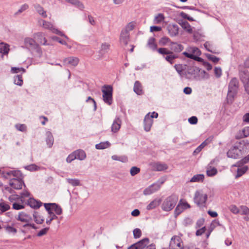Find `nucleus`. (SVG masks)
Returning <instances> with one entry per match:
<instances>
[{
	"instance_id": "obj_59",
	"label": "nucleus",
	"mask_w": 249,
	"mask_h": 249,
	"mask_svg": "<svg viewBox=\"0 0 249 249\" xmlns=\"http://www.w3.org/2000/svg\"><path fill=\"white\" fill-rule=\"evenodd\" d=\"M75 159H77L74 151L68 156V157L66 159V161L67 162L70 163Z\"/></svg>"
},
{
	"instance_id": "obj_20",
	"label": "nucleus",
	"mask_w": 249,
	"mask_h": 249,
	"mask_svg": "<svg viewBox=\"0 0 249 249\" xmlns=\"http://www.w3.org/2000/svg\"><path fill=\"white\" fill-rule=\"evenodd\" d=\"M79 59L76 57H69L63 60L64 65L65 66L71 65L72 66H76L79 63Z\"/></svg>"
},
{
	"instance_id": "obj_5",
	"label": "nucleus",
	"mask_w": 249,
	"mask_h": 249,
	"mask_svg": "<svg viewBox=\"0 0 249 249\" xmlns=\"http://www.w3.org/2000/svg\"><path fill=\"white\" fill-rule=\"evenodd\" d=\"M158 52L163 55V58L171 64L174 62V60L178 58L177 54L166 48H160L157 50Z\"/></svg>"
},
{
	"instance_id": "obj_14",
	"label": "nucleus",
	"mask_w": 249,
	"mask_h": 249,
	"mask_svg": "<svg viewBox=\"0 0 249 249\" xmlns=\"http://www.w3.org/2000/svg\"><path fill=\"white\" fill-rule=\"evenodd\" d=\"M218 160L214 159L209 164L207 169V175L208 176L212 177L217 173V169L216 168Z\"/></svg>"
},
{
	"instance_id": "obj_60",
	"label": "nucleus",
	"mask_w": 249,
	"mask_h": 249,
	"mask_svg": "<svg viewBox=\"0 0 249 249\" xmlns=\"http://www.w3.org/2000/svg\"><path fill=\"white\" fill-rule=\"evenodd\" d=\"M229 209L234 214H237L240 213V209L235 205H232L230 206Z\"/></svg>"
},
{
	"instance_id": "obj_43",
	"label": "nucleus",
	"mask_w": 249,
	"mask_h": 249,
	"mask_svg": "<svg viewBox=\"0 0 249 249\" xmlns=\"http://www.w3.org/2000/svg\"><path fill=\"white\" fill-rule=\"evenodd\" d=\"M10 209V206L5 202H0V213L8 211Z\"/></svg>"
},
{
	"instance_id": "obj_40",
	"label": "nucleus",
	"mask_w": 249,
	"mask_h": 249,
	"mask_svg": "<svg viewBox=\"0 0 249 249\" xmlns=\"http://www.w3.org/2000/svg\"><path fill=\"white\" fill-rule=\"evenodd\" d=\"M52 209L56 214L60 215L62 213V209L58 205L54 203H52Z\"/></svg>"
},
{
	"instance_id": "obj_13",
	"label": "nucleus",
	"mask_w": 249,
	"mask_h": 249,
	"mask_svg": "<svg viewBox=\"0 0 249 249\" xmlns=\"http://www.w3.org/2000/svg\"><path fill=\"white\" fill-rule=\"evenodd\" d=\"M197 72H199V68L195 67H191L188 68L184 71L183 74L187 79H195Z\"/></svg>"
},
{
	"instance_id": "obj_34",
	"label": "nucleus",
	"mask_w": 249,
	"mask_h": 249,
	"mask_svg": "<svg viewBox=\"0 0 249 249\" xmlns=\"http://www.w3.org/2000/svg\"><path fill=\"white\" fill-rule=\"evenodd\" d=\"M76 159L80 160H83L86 158V154L84 151L81 149H78L74 151Z\"/></svg>"
},
{
	"instance_id": "obj_16",
	"label": "nucleus",
	"mask_w": 249,
	"mask_h": 249,
	"mask_svg": "<svg viewBox=\"0 0 249 249\" xmlns=\"http://www.w3.org/2000/svg\"><path fill=\"white\" fill-rule=\"evenodd\" d=\"M9 185L14 189L19 190L22 188V185L24 184L22 177L18 178H11L9 180Z\"/></svg>"
},
{
	"instance_id": "obj_24",
	"label": "nucleus",
	"mask_w": 249,
	"mask_h": 249,
	"mask_svg": "<svg viewBox=\"0 0 249 249\" xmlns=\"http://www.w3.org/2000/svg\"><path fill=\"white\" fill-rule=\"evenodd\" d=\"M209 78V74L205 71L199 69V72H197L195 80L200 81L208 79Z\"/></svg>"
},
{
	"instance_id": "obj_62",
	"label": "nucleus",
	"mask_w": 249,
	"mask_h": 249,
	"mask_svg": "<svg viewBox=\"0 0 249 249\" xmlns=\"http://www.w3.org/2000/svg\"><path fill=\"white\" fill-rule=\"evenodd\" d=\"M58 217L55 214L49 215L48 218L46 219V223L49 225L53 220L56 219Z\"/></svg>"
},
{
	"instance_id": "obj_21",
	"label": "nucleus",
	"mask_w": 249,
	"mask_h": 249,
	"mask_svg": "<svg viewBox=\"0 0 249 249\" xmlns=\"http://www.w3.org/2000/svg\"><path fill=\"white\" fill-rule=\"evenodd\" d=\"M17 219L22 222L29 223L32 221V216L24 212L19 213Z\"/></svg>"
},
{
	"instance_id": "obj_36",
	"label": "nucleus",
	"mask_w": 249,
	"mask_h": 249,
	"mask_svg": "<svg viewBox=\"0 0 249 249\" xmlns=\"http://www.w3.org/2000/svg\"><path fill=\"white\" fill-rule=\"evenodd\" d=\"M110 45L107 43H102L101 46V49L99 51V53L101 55H103L105 53H107L109 50Z\"/></svg>"
},
{
	"instance_id": "obj_1",
	"label": "nucleus",
	"mask_w": 249,
	"mask_h": 249,
	"mask_svg": "<svg viewBox=\"0 0 249 249\" xmlns=\"http://www.w3.org/2000/svg\"><path fill=\"white\" fill-rule=\"evenodd\" d=\"M248 162H249V154L232 166L231 170L234 172L235 178L241 177L247 171L248 166L243 165Z\"/></svg>"
},
{
	"instance_id": "obj_57",
	"label": "nucleus",
	"mask_w": 249,
	"mask_h": 249,
	"mask_svg": "<svg viewBox=\"0 0 249 249\" xmlns=\"http://www.w3.org/2000/svg\"><path fill=\"white\" fill-rule=\"evenodd\" d=\"M140 169L136 166L132 167L130 170V173L132 176H134L139 173Z\"/></svg>"
},
{
	"instance_id": "obj_53",
	"label": "nucleus",
	"mask_w": 249,
	"mask_h": 249,
	"mask_svg": "<svg viewBox=\"0 0 249 249\" xmlns=\"http://www.w3.org/2000/svg\"><path fill=\"white\" fill-rule=\"evenodd\" d=\"M240 214L241 215H249V208L247 206H242L240 208Z\"/></svg>"
},
{
	"instance_id": "obj_33",
	"label": "nucleus",
	"mask_w": 249,
	"mask_h": 249,
	"mask_svg": "<svg viewBox=\"0 0 249 249\" xmlns=\"http://www.w3.org/2000/svg\"><path fill=\"white\" fill-rule=\"evenodd\" d=\"M47 138L46 140V143L49 148H51L53 143V137L52 134L50 131H47L46 133Z\"/></svg>"
},
{
	"instance_id": "obj_37",
	"label": "nucleus",
	"mask_w": 249,
	"mask_h": 249,
	"mask_svg": "<svg viewBox=\"0 0 249 249\" xmlns=\"http://www.w3.org/2000/svg\"><path fill=\"white\" fill-rule=\"evenodd\" d=\"M9 51V46L4 43H0V53L7 54Z\"/></svg>"
},
{
	"instance_id": "obj_42",
	"label": "nucleus",
	"mask_w": 249,
	"mask_h": 249,
	"mask_svg": "<svg viewBox=\"0 0 249 249\" xmlns=\"http://www.w3.org/2000/svg\"><path fill=\"white\" fill-rule=\"evenodd\" d=\"M110 143L108 142H102L100 143L97 144L95 145V147L97 149H103L109 147Z\"/></svg>"
},
{
	"instance_id": "obj_23",
	"label": "nucleus",
	"mask_w": 249,
	"mask_h": 249,
	"mask_svg": "<svg viewBox=\"0 0 249 249\" xmlns=\"http://www.w3.org/2000/svg\"><path fill=\"white\" fill-rule=\"evenodd\" d=\"M153 124V119L150 117V113L146 114L144 119V129L148 132L149 131Z\"/></svg>"
},
{
	"instance_id": "obj_49",
	"label": "nucleus",
	"mask_w": 249,
	"mask_h": 249,
	"mask_svg": "<svg viewBox=\"0 0 249 249\" xmlns=\"http://www.w3.org/2000/svg\"><path fill=\"white\" fill-rule=\"evenodd\" d=\"M164 19V17L162 14H159L156 15L154 18V22L156 24H159Z\"/></svg>"
},
{
	"instance_id": "obj_41",
	"label": "nucleus",
	"mask_w": 249,
	"mask_h": 249,
	"mask_svg": "<svg viewBox=\"0 0 249 249\" xmlns=\"http://www.w3.org/2000/svg\"><path fill=\"white\" fill-rule=\"evenodd\" d=\"M155 39L153 37H150L148 41L147 44L150 48L153 50H155L157 48V45L155 43Z\"/></svg>"
},
{
	"instance_id": "obj_18",
	"label": "nucleus",
	"mask_w": 249,
	"mask_h": 249,
	"mask_svg": "<svg viewBox=\"0 0 249 249\" xmlns=\"http://www.w3.org/2000/svg\"><path fill=\"white\" fill-rule=\"evenodd\" d=\"M24 43L25 47L27 49L31 51L33 50V49L35 48V47L38 44L34 38H32L29 37H25L24 38Z\"/></svg>"
},
{
	"instance_id": "obj_39",
	"label": "nucleus",
	"mask_w": 249,
	"mask_h": 249,
	"mask_svg": "<svg viewBox=\"0 0 249 249\" xmlns=\"http://www.w3.org/2000/svg\"><path fill=\"white\" fill-rule=\"evenodd\" d=\"M136 22L135 21H131L128 23L126 26L125 27V28L123 30L124 31H127L128 33L130 31L133 30L135 27L136 26Z\"/></svg>"
},
{
	"instance_id": "obj_32",
	"label": "nucleus",
	"mask_w": 249,
	"mask_h": 249,
	"mask_svg": "<svg viewBox=\"0 0 249 249\" xmlns=\"http://www.w3.org/2000/svg\"><path fill=\"white\" fill-rule=\"evenodd\" d=\"M204 179L203 174H197L194 175L189 180L190 182H202Z\"/></svg>"
},
{
	"instance_id": "obj_25",
	"label": "nucleus",
	"mask_w": 249,
	"mask_h": 249,
	"mask_svg": "<svg viewBox=\"0 0 249 249\" xmlns=\"http://www.w3.org/2000/svg\"><path fill=\"white\" fill-rule=\"evenodd\" d=\"M122 121L119 117H116L111 126V131L115 133L118 132L121 126Z\"/></svg>"
},
{
	"instance_id": "obj_3",
	"label": "nucleus",
	"mask_w": 249,
	"mask_h": 249,
	"mask_svg": "<svg viewBox=\"0 0 249 249\" xmlns=\"http://www.w3.org/2000/svg\"><path fill=\"white\" fill-rule=\"evenodd\" d=\"M38 23L40 27H42L45 29L49 30L51 31L53 33L58 35L61 36H64L66 38L68 39L66 36H65L62 32L56 29L54 26L53 24L51 22L40 19L38 20Z\"/></svg>"
},
{
	"instance_id": "obj_63",
	"label": "nucleus",
	"mask_w": 249,
	"mask_h": 249,
	"mask_svg": "<svg viewBox=\"0 0 249 249\" xmlns=\"http://www.w3.org/2000/svg\"><path fill=\"white\" fill-rule=\"evenodd\" d=\"M133 235L135 238H138L141 237L142 235V232L140 229H135L133 231Z\"/></svg>"
},
{
	"instance_id": "obj_64",
	"label": "nucleus",
	"mask_w": 249,
	"mask_h": 249,
	"mask_svg": "<svg viewBox=\"0 0 249 249\" xmlns=\"http://www.w3.org/2000/svg\"><path fill=\"white\" fill-rule=\"evenodd\" d=\"M184 208L181 204H178L175 209V213L176 214H179L183 210Z\"/></svg>"
},
{
	"instance_id": "obj_9",
	"label": "nucleus",
	"mask_w": 249,
	"mask_h": 249,
	"mask_svg": "<svg viewBox=\"0 0 249 249\" xmlns=\"http://www.w3.org/2000/svg\"><path fill=\"white\" fill-rule=\"evenodd\" d=\"M164 182V180L162 179L159 180L158 182L152 184L143 190V195L145 196H148L154 193L160 189L161 185Z\"/></svg>"
},
{
	"instance_id": "obj_10",
	"label": "nucleus",
	"mask_w": 249,
	"mask_h": 249,
	"mask_svg": "<svg viewBox=\"0 0 249 249\" xmlns=\"http://www.w3.org/2000/svg\"><path fill=\"white\" fill-rule=\"evenodd\" d=\"M207 199V195L203 193L202 191H197L196 192L194 196V202L198 206H204Z\"/></svg>"
},
{
	"instance_id": "obj_54",
	"label": "nucleus",
	"mask_w": 249,
	"mask_h": 249,
	"mask_svg": "<svg viewBox=\"0 0 249 249\" xmlns=\"http://www.w3.org/2000/svg\"><path fill=\"white\" fill-rule=\"evenodd\" d=\"M29 8L28 4L25 3L21 6L19 10L15 13L16 15H18L22 12L25 11Z\"/></svg>"
},
{
	"instance_id": "obj_29",
	"label": "nucleus",
	"mask_w": 249,
	"mask_h": 249,
	"mask_svg": "<svg viewBox=\"0 0 249 249\" xmlns=\"http://www.w3.org/2000/svg\"><path fill=\"white\" fill-rule=\"evenodd\" d=\"M161 202L160 198H157L152 201L146 207L147 210H150L156 208L157 207L159 206Z\"/></svg>"
},
{
	"instance_id": "obj_19",
	"label": "nucleus",
	"mask_w": 249,
	"mask_h": 249,
	"mask_svg": "<svg viewBox=\"0 0 249 249\" xmlns=\"http://www.w3.org/2000/svg\"><path fill=\"white\" fill-rule=\"evenodd\" d=\"M4 177L6 178H9V180L11 178H18L22 177V174L18 170H10L4 172Z\"/></svg>"
},
{
	"instance_id": "obj_7",
	"label": "nucleus",
	"mask_w": 249,
	"mask_h": 249,
	"mask_svg": "<svg viewBox=\"0 0 249 249\" xmlns=\"http://www.w3.org/2000/svg\"><path fill=\"white\" fill-rule=\"evenodd\" d=\"M149 243V240L148 238H145L140 241L136 244L128 247L127 249H144L146 247L149 249H155L156 245L153 244H150L149 246L147 245Z\"/></svg>"
},
{
	"instance_id": "obj_52",
	"label": "nucleus",
	"mask_w": 249,
	"mask_h": 249,
	"mask_svg": "<svg viewBox=\"0 0 249 249\" xmlns=\"http://www.w3.org/2000/svg\"><path fill=\"white\" fill-rule=\"evenodd\" d=\"M183 54L188 58H191L194 60H197L198 61H200L201 59L200 58L196 56H195L193 53H189L186 52H183Z\"/></svg>"
},
{
	"instance_id": "obj_28",
	"label": "nucleus",
	"mask_w": 249,
	"mask_h": 249,
	"mask_svg": "<svg viewBox=\"0 0 249 249\" xmlns=\"http://www.w3.org/2000/svg\"><path fill=\"white\" fill-rule=\"evenodd\" d=\"M34 8L37 13L40 15L42 18H46L47 17L46 11L44 10L43 7L39 4L36 3L33 5Z\"/></svg>"
},
{
	"instance_id": "obj_31",
	"label": "nucleus",
	"mask_w": 249,
	"mask_h": 249,
	"mask_svg": "<svg viewBox=\"0 0 249 249\" xmlns=\"http://www.w3.org/2000/svg\"><path fill=\"white\" fill-rule=\"evenodd\" d=\"M133 90L137 94L139 95L143 93L142 86L139 81H136L135 82Z\"/></svg>"
},
{
	"instance_id": "obj_11",
	"label": "nucleus",
	"mask_w": 249,
	"mask_h": 249,
	"mask_svg": "<svg viewBox=\"0 0 249 249\" xmlns=\"http://www.w3.org/2000/svg\"><path fill=\"white\" fill-rule=\"evenodd\" d=\"M170 249H183V243L179 236L175 235L173 236L170 242Z\"/></svg>"
},
{
	"instance_id": "obj_61",
	"label": "nucleus",
	"mask_w": 249,
	"mask_h": 249,
	"mask_svg": "<svg viewBox=\"0 0 249 249\" xmlns=\"http://www.w3.org/2000/svg\"><path fill=\"white\" fill-rule=\"evenodd\" d=\"M73 5L75 6L81 10H83L85 8L84 4L79 0H76L75 2Z\"/></svg>"
},
{
	"instance_id": "obj_56",
	"label": "nucleus",
	"mask_w": 249,
	"mask_h": 249,
	"mask_svg": "<svg viewBox=\"0 0 249 249\" xmlns=\"http://www.w3.org/2000/svg\"><path fill=\"white\" fill-rule=\"evenodd\" d=\"M32 51H35V52L36 53L37 56L39 57H40L42 55V49L38 44Z\"/></svg>"
},
{
	"instance_id": "obj_51",
	"label": "nucleus",
	"mask_w": 249,
	"mask_h": 249,
	"mask_svg": "<svg viewBox=\"0 0 249 249\" xmlns=\"http://www.w3.org/2000/svg\"><path fill=\"white\" fill-rule=\"evenodd\" d=\"M9 200L11 202L20 201V198L19 195H12L9 197Z\"/></svg>"
},
{
	"instance_id": "obj_50",
	"label": "nucleus",
	"mask_w": 249,
	"mask_h": 249,
	"mask_svg": "<svg viewBox=\"0 0 249 249\" xmlns=\"http://www.w3.org/2000/svg\"><path fill=\"white\" fill-rule=\"evenodd\" d=\"M112 159L114 160H119L122 162H126L127 161V158L125 156H118L117 155H113L112 156Z\"/></svg>"
},
{
	"instance_id": "obj_6",
	"label": "nucleus",
	"mask_w": 249,
	"mask_h": 249,
	"mask_svg": "<svg viewBox=\"0 0 249 249\" xmlns=\"http://www.w3.org/2000/svg\"><path fill=\"white\" fill-rule=\"evenodd\" d=\"M243 146L241 144L233 146L227 152V156L229 158L238 159L241 157L245 153Z\"/></svg>"
},
{
	"instance_id": "obj_47",
	"label": "nucleus",
	"mask_w": 249,
	"mask_h": 249,
	"mask_svg": "<svg viewBox=\"0 0 249 249\" xmlns=\"http://www.w3.org/2000/svg\"><path fill=\"white\" fill-rule=\"evenodd\" d=\"M51 205H52V203L44 204V206L46 210L48 212L49 215H51L52 214H54V213H53L54 211L52 209V206Z\"/></svg>"
},
{
	"instance_id": "obj_55",
	"label": "nucleus",
	"mask_w": 249,
	"mask_h": 249,
	"mask_svg": "<svg viewBox=\"0 0 249 249\" xmlns=\"http://www.w3.org/2000/svg\"><path fill=\"white\" fill-rule=\"evenodd\" d=\"M30 195V193L27 191H25L22 192L19 196L20 198V201H22V202H25V198L29 197Z\"/></svg>"
},
{
	"instance_id": "obj_38",
	"label": "nucleus",
	"mask_w": 249,
	"mask_h": 249,
	"mask_svg": "<svg viewBox=\"0 0 249 249\" xmlns=\"http://www.w3.org/2000/svg\"><path fill=\"white\" fill-rule=\"evenodd\" d=\"M25 202L22 201L15 202L13 203V209L16 210H19L25 208Z\"/></svg>"
},
{
	"instance_id": "obj_44",
	"label": "nucleus",
	"mask_w": 249,
	"mask_h": 249,
	"mask_svg": "<svg viewBox=\"0 0 249 249\" xmlns=\"http://www.w3.org/2000/svg\"><path fill=\"white\" fill-rule=\"evenodd\" d=\"M67 181L73 186H77L80 185V181L79 179L76 178H67Z\"/></svg>"
},
{
	"instance_id": "obj_22",
	"label": "nucleus",
	"mask_w": 249,
	"mask_h": 249,
	"mask_svg": "<svg viewBox=\"0 0 249 249\" xmlns=\"http://www.w3.org/2000/svg\"><path fill=\"white\" fill-rule=\"evenodd\" d=\"M167 29L171 36H175L178 33V27L177 24H170L167 26Z\"/></svg>"
},
{
	"instance_id": "obj_15",
	"label": "nucleus",
	"mask_w": 249,
	"mask_h": 249,
	"mask_svg": "<svg viewBox=\"0 0 249 249\" xmlns=\"http://www.w3.org/2000/svg\"><path fill=\"white\" fill-rule=\"evenodd\" d=\"M33 37L41 45L45 46L51 45V44L47 42V40L45 37V35L43 32L36 33L34 34Z\"/></svg>"
},
{
	"instance_id": "obj_27",
	"label": "nucleus",
	"mask_w": 249,
	"mask_h": 249,
	"mask_svg": "<svg viewBox=\"0 0 249 249\" xmlns=\"http://www.w3.org/2000/svg\"><path fill=\"white\" fill-rule=\"evenodd\" d=\"M42 204L41 201H37L33 198H30L27 201V205L35 209L39 208Z\"/></svg>"
},
{
	"instance_id": "obj_12",
	"label": "nucleus",
	"mask_w": 249,
	"mask_h": 249,
	"mask_svg": "<svg viewBox=\"0 0 249 249\" xmlns=\"http://www.w3.org/2000/svg\"><path fill=\"white\" fill-rule=\"evenodd\" d=\"M149 165L152 170L154 171H164L168 168L167 164L161 162H152Z\"/></svg>"
},
{
	"instance_id": "obj_30",
	"label": "nucleus",
	"mask_w": 249,
	"mask_h": 249,
	"mask_svg": "<svg viewBox=\"0 0 249 249\" xmlns=\"http://www.w3.org/2000/svg\"><path fill=\"white\" fill-rule=\"evenodd\" d=\"M170 49L173 53H179L183 49V47L176 42H171Z\"/></svg>"
},
{
	"instance_id": "obj_4",
	"label": "nucleus",
	"mask_w": 249,
	"mask_h": 249,
	"mask_svg": "<svg viewBox=\"0 0 249 249\" xmlns=\"http://www.w3.org/2000/svg\"><path fill=\"white\" fill-rule=\"evenodd\" d=\"M178 198L175 195H172L167 197L162 204V209L166 212L172 210L176 206Z\"/></svg>"
},
{
	"instance_id": "obj_58",
	"label": "nucleus",
	"mask_w": 249,
	"mask_h": 249,
	"mask_svg": "<svg viewBox=\"0 0 249 249\" xmlns=\"http://www.w3.org/2000/svg\"><path fill=\"white\" fill-rule=\"evenodd\" d=\"M170 42V39L167 37H162L159 43L162 46H165Z\"/></svg>"
},
{
	"instance_id": "obj_48",
	"label": "nucleus",
	"mask_w": 249,
	"mask_h": 249,
	"mask_svg": "<svg viewBox=\"0 0 249 249\" xmlns=\"http://www.w3.org/2000/svg\"><path fill=\"white\" fill-rule=\"evenodd\" d=\"M15 84L21 86L23 84V80L22 77L21 75H17L14 77V81Z\"/></svg>"
},
{
	"instance_id": "obj_26",
	"label": "nucleus",
	"mask_w": 249,
	"mask_h": 249,
	"mask_svg": "<svg viewBox=\"0 0 249 249\" xmlns=\"http://www.w3.org/2000/svg\"><path fill=\"white\" fill-rule=\"evenodd\" d=\"M120 41L121 43L127 45L129 41V33L122 30L120 34Z\"/></svg>"
},
{
	"instance_id": "obj_2",
	"label": "nucleus",
	"mask_w": 249,
	"mask_h": 249,
	"mask_svg": "<svg viewBox=\"0 0 249 249\" xmlns=\"http://www.w3.org/2000/svg\"><path fill=\"white\" fill-rule=\"evenodd\" d=\"M239 81L236 78H233L229 83V89L227 94V101L229 103H231L235 96L237 94L239 89Z\"/></svg>"
},
{
	"instance_id": "obj_46",
	"label": "nucleus",
	"mask_w": 249,
	"mask_h": 249,
	"mask_svg": "<svg viewBox=\"0 0 249 249\" xmlns=\"http://www.w3.org/2000/svg\"><path fill=\"white\" fill-rule=\"evenodd\" d=\"M181 27L188 33H192L193 30L190 24L187 21H183L181 23Z\"/></svg>"
},
{
	"instance_id": "obj_8",
	"label": "nucleus",
	"mask_w": 249,
	"mask_h": 249,
	"mask_svg": "<svg viewBox=\"0 0 249 249\" xmlns=\"http://www.w3.org/2000/svg\"><path fill=\"white\" fill-rule=\"evenodd\" d=\"M103 98L104 101L110 105L112 101V88L109 86H105L102 89Z\"/></svg>"
},
{
	"instance_id": "obj_17",
	"label": "nucleus",
	"mask_w": 249,
	"mask_h": 249,
	"mask_svg": "<svg viewBox=\"0 0 249 249\" xmlns=\"http://www.w3.org/2000/svg\"><path fill=\"white\" fill-rule=\"evenodd\" d=\"M239 75L243 84L249 82V72L247 70H242V66H239Z\"/></svg>"
},
{
	"instance_id": "obj_45",
	"label": "nucleus",
	"mask_w": 249,
	"mask_h": 249,
	"mask_svg": "<svg viewBox=\"0 0 249 249\" xmlns=\"http://www.w3.org/2000/svg\"><path fill=\"white\" fill-rule=\"evenodd\" d=\"M208 140L203 142L199 146H198L194 151L193 154L196 155L198 154L201 150L208 144Z\"/></svg>"
},
{
	"instance_id": "obj_35",
	"label": "nucleus",
	"mask_w": 249,
	"mask_h": 249,
	"mask_svg": "<svg viewBox=\"0 0 249 249\" xmlns=\"http://www.w3.org/2000/svg\"><path fill=\"white\" fill-rule=\"evenodd\" d=\"M33 217L35 221L37 224H42L44 219L43 216H42L38 212H34L33 213Z\"/></svg>"
}]
</instances>
